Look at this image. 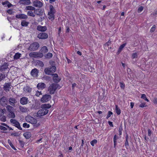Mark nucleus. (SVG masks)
I'll use <instances>...</instances> for the list:
<instances>
[{"mask_svg": "<svg viewBox=\"0 0 157 157\" xmlns=\"http://www.w3.org/2000/svg\"><path fill=\"white\" fill-rule=\"evenodd\" d=\"M9 104L12 106H14L15 104L17 102V101L15 98H10L9 99L8 102Z\"/></svg>", "mask_w": 157, "mask_h": 157, "instance_id": "f8f14e48", "label": "nucleus"}, {"mask_svg": "<svg viewBox=\"0 0 157 157\" xmlns=\"http://www.w3.org/2000/svg\"><path fill=\"white\" fill-rule=\"evenodd\" d=\"M97 141L96 140L94 139L90 142V144L93 146H94V144L97 143Z\"/></svg>", "mask_w": 157, "mask_h": 157, "instance_id": "a18cd8bd", "label": "nucleus"}, {"mask_svg": "<svg viewBox=\"0 0 157 157\" xmlns=\"http://www.w3.org/2000/svg\"><path fill=\"white\" fill-rule=\"evenodd\" d=\"M19 141L20 145L22 147H23L24 146V142L22 141L21 140H19Z\"/></svg>", "mask_w": 157, "mask_h": 157, "instance_id": "13d9d810", "label": "nucleus"}, {"mask_svg": "<svg viewBox=\"0 0 157 157\" xmlns=\"http://www.w3.org/2000/svg\"><path fill=\"white\" fill-rule=\"evenodd\" d=\"M48 112V109H42L39 110L37 113V114L39 116H41L47 114Z\"/></svg>", "mask_w": 157, "mask_h": 157, "instance_id": "423d86ee", "label": "nucleus"}, {"mask_svg": "<svg viewBox=\"0 0 157 157\" xmlns=\"http://www.w3.org/2000/svg\"><path fill=\"white\" fill-rule=\"evenodd\" d=\"M48 35L45 33H41L39 34L37 37L40 39H45L48 38Z\"/></svg>", "mask_w": 157, "mask_h": 157, "instance_id": "6e6552de", "label": "nucleus"}, {"mask_svg": "<svg viewBox=\"0 0 157 157\" xmlns=\"http://www.w3.org/2000/svg\"><path fill=\"white\" fill-rule=\"evenodd\" d=\"M52 54L51 53H48L47 55H46L45 57L48 59H50L52 57Z\"/></svg>", "mask_w": 157, "mask_h": 157, "instance_id": "79ce46f5", "label": "nucleus"}, {"mask_svg": "<svg viewBox=\"0 0 157 157\" xmlns=\"http://www.w3.org/2000/svg\"><path fill=\"white\" fill-rule=\"evenodd\" d=\"M151 134V132L150 129H148V135L149 136H150Z\"/></svg>", "mask_w": 157, "mask_h": 157, "instance_id": "338daca9", "label": "nucleus"}, {"mask_svg": "<svg viewBox=\"0 0 157 157\" xmlns=\"http://www.w3.org/2000/svg\"><path fill=\"white\" fill-rule=\"evenodd\" d=\"M23 136L26 139H29L31 136V133L29 132H27L23 134Z\"/></svg>", "mask_w": 157, "mask_h": 157, "instance_id": "5701e85b", "label": "nucleus"}, {"mask_svg": "<svg viewBox=\"0 0 157 157\" xmlns=\"http://www.w3.org/2000/svg\"><path fill=\"white\" fill-rule=\"evenodd\" d=\"M21 54L18 52L15 54L14 56V59H17L20 58L21 57Z\"/></svg>", "mask_w": 157, "mask_h": 157, "instance_id": "c9c22d12", "label": "nucleus"}, {"mask_svg": "<svg viewBox=\"0 0 157 157\" xmlns=\"http://www.w3.org/2000/svg\"><path fill=\"white\" fill-rule=\"evenodd\" d=\"M153 102L155 104H157V98H154V100H153Z\"/></svg>", "mask_w": 157, "mask_h": 157, "instance_id": "774afa93", "label": "nucleus"}, {"mask_svg": "<svg viewBox=\"0 0 157 157\" xmlns=\"http://www.w3.org/2000/svg\"><path fill=\"white\" fill-rule=\"evenodd\" d=\"M113 113L112 112L110 111H108V114L106 117V119L109 118L111 116V115H113Z\"/></svg>", "mask_w": 157, "mask_h": 157, "instance_id": "de8ad7c7", "label": "nucleus"}, {"mask_svg": "<svg viewBox=\"0 0 157 157\" xmlns=\"http://www.w3.org/2000/svg\"><path fill=\"white\" fill-rule=\"evenodd\" d=\"M48 49L47 47L46 46H44L42 47L40 49V52L42 53H45L48 52Z\"/></svg>", "mask_w": 157, "mask_h": 157, "instance_id": "4be33fe9", "label": "nucleus"}, {"mask_svg": "<svg viewBox=\"0 0 157 157\" xmlns=\"http://www.w3.org/2000/svg\"><path fill=\"white\" fill-rule=\"evenodd\" d=\"M11 136H19V135L17 132L11 133Z\"/></svg>", "mask_w": 157, "mask_h": 157, "instance_id": "69168bd1", "label": "nucleus"}, {"mask_svg": "<svg viewBox=\"0 0 157 157\" xmlns=\"http://www.w3.org/2000/svg\"><path fill=\"white\" fill-rule=\"evenodd\" d=\"M19 3L20 4H23L25 5V0H20L19 1Z\"/></svg>", "mask_w": 157, "mask_h": 157, "instance_id": "bf43d9fd", "label": "nucleus"}, {"mask_svg": "<svg viewBox=\"0 0 157 157\" xmlns=\"http://www.w3.org/2000/svg\"><path fill=\"white\" fill-rule=\"evenodd\" d=\"M10 122L12 124H14V125L19 130H22V128L20 126L19 123L16 120L13 119H11Z\"/></svg>", "mask_w": 157, "mask_h": 157, "instance_id": "39448f33", "label": "nucleus"}, {"mask_svg": "<svg viewBox=\"0 0 157 157\" xmlns=\"http://www.w3.org/2000/svg\"><path fill=\"white\" fill-rule=\"evenodd\" d=\"M60 88V86L59 84L53 83L51 84L48 87V91L51 94H53L55 93L57 89H59Z\"/></svg>", "mask_w": 157, "mask_h": 157, "instance_id": "f257e3e1", "label": "nucleus"}, {"mask_svg": "<svg viewBox=\"0 0 157 157\" xmlns=\"http://www.w3.org/2000/svg\"><path fill=\"white\" fill-rule=\"evenodd\" d=\"M29 56L30 57L36 58V52H31L29 53Z\"/></svg>", "mask_w": 157, "mask_h": 157, "instance_id": "473e14b6", "label": "nucleus"}, {"mask_svg": "<svg viewBox=\"0 0 157 157\" xmlns=\"http://www.w3.org/2000/svg\"><path fill=\"white\" fill-rule=\"evenodd\" d=\"M37 29L41 32H44L47 29V27L45 26H42L41 25H38L37 27Z\"/></svg>", "mask_w": 157, "mask_h": 157, "instance_id": "f3484780", "label": "nucleus"}, {"mask_svg": "<svg viewBox=\"0 0 157 157\" xmlns=\"http://www.w3.org/2000/svg\"><path fill=\"white\" fill-rule=\"evenodd\" d=\"M126 43H124V44H122L120 46L119 48H118V52L119 53H120V52H121V51L123 49V48L126 45Z\"/></svg>", "mask_w": 157, "mask_h": 157, "instance_id": "c756f323", "label": "nucleus"}, {"mask_svg": "<svg viewBox=\"0 0 157 157\" xmlns=\"http://www.w3.org/2000/svg\"><path fill=\"white\" fill-rule=\"evenodd\" d=\"M51 98V96L49 94H46L43 96L40 99L42 103L46 102L49 101Z\"/></svg>", "mask_w": 157, "mask_h": 157, "instance_id": "7ed1b4c3", "label": "nucleus"}, {"mask_svg": "<svg viewBox=\"0 0 157 157\" xmlns=\"http://www.w3.org/2000/svg\"><path fill=\"white\" fill-rule=\"evenodd\" d=\"M9 115L10 116V117L12 118H14L15 117L14 113L12 111L10 112Z\"/></svg>", "mask_w": 157, "mask_h": 157, "instance_id": "a19ab883", "label": "nucleus"}, {"mask_svg": "<svg viewBox=\"0 0 157 157\" xmlns=\"http://www.w3.org/2000/svg\"><path fill=\"white\" fill-rule=\"evenodd\" d=\"M8 142L9 144V145H10V146L14 150H16L17 149L14 146V145H13V144H12L11 141V140L9 139L8 140Z\"/></svg>", "mask_w": 157, "mask_h": 157, "instance_id": "f704fd0d", "label": "nucleus"}, {"mask_svg": "<svg viewBox=\"0 0 157 157\" xmlns=\"http://www.w3.org/2000/svg\"><path fill=\"white\" fill-rule=\"evenodd\" d=\"M124 145L127 149H128L129 147L128 140H125Z\"/></svg>", "mask_w": 157, "mask_h": 157, "instance_id": "37998d69", "label": "nucleus"}, {"mask_svg": "<svg viewBox=\"0 0 157 157\" xmlns=\"http://www.w3.org/2000/svg\"><path fill=\"white\" fill-rule=\"evenodd\" d=\"M29 101V100L27 98L23 97L21 98L20 103L22 105H25L27 104Z\"/></svg>", "mask_w": 157, "mask_h": 157, "instance_id": "9b49d317", "label": "nucleus"}, {"mask_svg": "<svg viewBox=\"0 0 157 157\" xmlns=\"http://www.w3.org/2000/svg\"><path fill=\"white\" fill-rule=\"evenodd\" d=\"M16 17L18 19H26L27 18L28 16L27 15L24 14H21L16 15Z\"/></svg>", "mask_w": 157, "mask_h": 157, "instance_id": "2eb2a0df", "label": "nucleus"}, {"mask_svg": "<svg viewBox=\"0 0 157 157\" xmlns=\"http://www.w3.org/2000/svg\"><path fill=\"white\" fill-rule=\"evenodd\" d=\"M0 120L3 122H5L6 121V117L3 115L0 118Z\"/></svg>", "mask_w": 157, "mask_h": 157, "instance_id": "c03bdc74", "label": "nucleus"}, {"mask_svg": "<svg viewBox=\"0 0 157 157\" xmlns=\"http://www.w3.org/2000/svg\"><path fill=\"white\" fill-rule=\"evenodd\" d=\"M43 56V55L41 52H36V58H41Z\"/></svg>", "mask_w": 157, "mask_h": 157, "instance_id": "e433bc0d", "label": "nucleus"}, {"mask_svg": "<svg viewBox=\"0 0 157 157\" xmlns=\"http://www.w3.org/2000/svg\"><path fill=\"white\" fill-rule=\"evenodd\" d=\"M0 129L3 131H6L7 130L6 128L2 125H0Z\"/></svg>", "mask_w": 157, "mask_h": 157, "instance_id": "603ef678", "label": "nucleus"}, {"mask_svg": "<svg viewBox=\"0 0 157 157\" xmlns=\"http://www.w3.org/2000/svg\"><path fill=\"white\" fill-rule=\"evenodd\" d=\"M116 108L115 111L118 115H120L121 113V110L120 108L118 107V106L117 105H116Z\"/></svg>", "mask_w": 157, "mask_h": 157, "instance_id": "bb28decb", "label": "nucleus"}, {"mask_svg": "<svg viewBox=\"0 0 157 157\" xmlns=\"http://www.w3.org/2000/svg\"><path fill=\"white\" fill-rule=\"evenodd\" d=\"M44 12V10L40 9H35L34 11V13L39 16H42Z\"/></svg>", "mask_w": 157, "mask_h": 157, "instance_id": "9d476101", "label": "nucleus"}, {"mask_svg": "<svg viewBox=\"0 0 157 157\" xmlns=\"http://www.w3.org/2000/svg\"><path fill=\"white\" fill-rule=\"evenodd\" d=\"M8 103L7 98L5 96H3L0 98V104L3 106H5Z\"/></svg>", "mask_w": 157, "mask_h": 157, "instance_id": "20e7f679", "label": "nucleus"}, {"mask_svg": "<svg viewBox=\"0 0 157 157\" xmlns=\"http://www.w3.org/2000/svg\"><path fill=\"white\" fill-rule=\"evenodd\" d=\"M24 91L25 92H30L31 90V89L28 86H27L23 88Z\"/></svg>", "mask_w": 157, "mask_h": 157, "instance_id": "72a5a7b5", "label": "nucleus"}, {"mask_svg": "<svg viewBox=\"0 0 157 157\" xmlns=\"http://www.w3.org/2000/svg\"><path fill=\"white\" fill-rule=\"evenodd\" d=\"M9 65L7 63H4L3 64L0 66V71H5L7 68H8Z\"/></svg>", "mask_w": 157, "mask_h": 157, "instance_id": "4468645a", "label": "nucleus"}, {"mask_svg": "<svg viewBox=\"0 0 157 157\" xmlns=\"http://www.w3.org/2000/svg\"><path fill=\"white\" fill-rule=\"evenodd\" d=\"M38 71L36 68L33 69L31 72V75L34 78H36L38 76Z\"/></svg>", "mask_w": 157, "mask_h": 157, "instance_id": "ddd939ff", "label": "nucleus"}, {"mask_svg": "<svg viewBox=\"0 0 157 157\" xmlns=\"http://www.w3.org/2000/svg\"><path fill=\"white\" fill-rule=\"evenodd\" d=\"M23 126L25 128H29V127L30 125L29 124H28L26 123H24L23 124Z\"/></svg>", "mask_w": 157, "mask_h": 157, "instance_id": "09e8293b", "label": "nucleus"}, {"mask_svg": "<svg viewBox=\"0 0 157 157\" xmlns=\"http://www.w3.org/2000/svg\"><path fill=\"white\" fill-rule=\"evenodd\" d=\"M29 22L26 21L25 20H23L21 22V25L22 26L27 27L28 26Z\"/></svg>", "mask_w": 157, "mask_h": 157, "instance_id": "c85d7f7f", "label": "nucleus"}, {"mask_svg": "<svg viewBox=\"0 0 157 157\" xmlns=\"http://www.w3.org/2000/svg\"><path fill=\"white\" fill-rule=\"evenodd\" d=\"M33 6L35 7L41 8L43 6V4L40 1L38 0L34 1L33 2Z\"/></svg>", "mask_w": 157, "mask_h": 157, "instance_id": "1a4fd4ad", "label": "nucleus"}, {"mask_svg": "<svg viewBox=\"0 0 157 157\" xmlns=\"http://www.w3.org/2000/svg\"><path fill=\"white\" fill-rule=\"evenodd\" d=\"M146 106L147 105H146V103L145 102L142 103L139 105V107L141 108H143Z\"/></svg>", "mask_w": 157, "mask_h": 157, "instance_id": "5fc2aeb1", "label": "nucleus"}, {"mask_svg": "<svg viewBox=\"0 0 157 157\" xmlns=\"http://www.w3.org/2000/svg\"><path fill=\"white\" fill-rule=\"evenodd\" d=\"M6 109L9 112H12V110L13 109V108L12 107V106L10 105H8L6 106Z\"/></svg>", "mask_w": 157, "mask_h": 157, "instance_id": "4c0bfd02", "label": "nucleus"}, {"mask_svg": "<svg viewBox=\"0 0 157 157\" xmlns=\"http://www.w3.org/2000/svg\"><path fill=\"white\" fill-rule=\"evenodd\" d=\"M52 75L53 76L52 79L55 82L58 83L61 80V78L59 77L57 74H52Z\"/></svg>", "mask_w": 157, "mask_h": 157, "instance_id": "0eeeda50", "label": "nucleus"}, {"mask_svg": "<svg viewBox=\"0 0 157 157\" xmlns=\"http://www.w3.org/2000/svg\"><path fill=\"white\" fill-rule=\"evenodd\" d=\"M2 4L3 6L6 4L8 8H10L13 6V5L10 3L8 1H6L4 2H2Z\"/></svg>", "mask_w": 157, "mask_h": 157, "instance_id": "393cba45", "label": "nucleus"}, {"mask_svg": "<svg viewBox=\"0 0 157 157\" xmlns=\"http://www.w3.org/2000/svg\"><path fill=\"white\" fill-rule=\"evenodd\" d=\"M7 12L10 14H13V12L11 10H9L7 11Z\"/></svg>", "mask_w": 157, "mask_h": 157, "instance_id": "680f3d73", "label": "nucleus"}, {"mask_svg": "<svg viewBox=\"0 0 157 157\" xmlns=\"http://www.w3.org/2000/svg\"><path fill=\"white\" fill-rule=\"evenodd\" d=\"M46 87L45 84L44 83H39L37 86V87L38 89L43 90Z\"/></svg>", "mask_w": 157, "mask_h": 157, "instance_id": "6ab92c4d", "label": "nucleus"}, {"mask_svg": "<svg viewBox=\"0 0 157 157\" xmlns=\"http://www.w3.org/2000/svg\"><path fill=\"white\" fill-rule=\"evenodd\" d=\"M51 107V105L49 104H42L41 105V109H48Z\"/></svg>", "mask_w": 157, "mask_h": 157, "instance_id": "412c9836", "label": "nucleus"}, {"mask_svg": "<svg viewBox=\"0 0 157 157\" xmlns=\"http://www.w3.org/2000/svg\"><path fill=\"white\" fill-rule=\"evenodd\" d=\"M25 9L27 10H34L35 9V8L31 6H27L25 7Z\"/></svg>", "mask_w": 157, "mask_h": 157, "instance_id": "2f4dec72", "label": "nucleus"}, {"mask_svg": "<svg viewBox=\"0 0 157 157\" xmlns=\"http://www.w3.org/2000/svg\"><path fill=\"white\" fill-rule=\"evenodd\" d=\"M25 5H29L31 3L30 0H25Z\"/></svg>", "mask_w": 157, "mask_h": 157, "instance_id": "8fccbe9b", "label": "nucleus"}, {"mask_svg": "<svg viewBox=\"0 0 157 157\" xmlns=\"http://www.w3.org/2000/svg\"><path fill=\"white\" fill-rule=\"evenodd\" d=\"M30 120V123L32 124H34V127H37V124H36L37 122V120L32 117H31Z\"/></svg>", "mask_w": 157, "mask_h": 157, "instance_id": "a211bd4d", "label": "nucleus"}, {"mask_svg": "<svg viewBox=\"0 0 157 157\" xmlns=\"http://www.w3.org/2000/svg\"><path fill=\"white\" fill-rule=\"evenodd\" d=\"M113 140V147L116 148V146L117 145V140Z\"/></svg>", "mask_w": 157, "mask_h": 157, "instance_id": "052dcab7", "label": "nucleus"}, {"mask_svg": "<svg viewBox=\"0 0 157 157\" xmlns=\"http://www.w3.org/2000/svg\"><path fill=\"white\" fill-rule=\"evenodd\" d=\"M3 88L4 90L9 91L10 89H11V84L10 83H6L4 86Z\"/></svg>", "mask_w": 157, "mask_h": 157, "instance_id": "dca6fc26", "label": "nucleus"}, {"mask_svg": "<svg viewBox=\"0 0 157 157\" xmlns=\"http://www.w3.org/2000/svg\"><path fill=\"white\" fill-rule=\"evenodd\" d=\"M120 83L121 88L124 89L125 88L124 84V83H122L121 82H120Z\"/></svg>", "mask_w": 157, "mask_h": 157, "instance_id": "6e6d98bb", "label": "nucleus"}, {"mask_svg": "<svg viewBox=\"0 0 157 157\" xmlns=\"http://www.w3.org/2000/svg\"><path fill=\"white\" fill-rule=\"evenodd\" d=\"M138 55L136 53H133L132 56V59L136 58H137Z\"/></svg>", "mask_w": 157, "mask_h": 157, "instance_id": "49530a36", "label": "nucleus"}, {"mask_svg": "<svg viewBox=\"0 0 157 157\" xmlns=\"http://www.w3.org/2000/svg\"><path fill=\"white\" fill-rule=\"evenodd\" d=\"M37 63L38 65L40 66L41 67H43L44 66L43 63L42 61L40 60H38L37 62Z\"/></svg>", "mask_w": 157, "mask_h": 157, "instance_id": "58836bf2", "label": "nucleus"}, {"mask_svg": "<svg viewBox=\"0 0 157 157\" xmlns=\"http://www.w3.org/2000/svg\"><path fill=\"white\" fill-rule=\"evenodd\" d=\"M50 69H49V67L46 68L44 70V72L45 73L48 75H51V72L50 71Z\"/></svg>", "mask_w": 157, "mask_h": 157, "instance_id": "cd10ccee", "label": "nucleus"}, {"mask_svg": "<svg viewBox=\"0 0 157 157\" xmlns=\"http://www.w3.org/2000/svg\"><path fill=\"white\" fill-rule=\"evenodd\" d=\"M50 11L48 13H55L56 11L53 6L52 5L49 6Z\"/></svg>", "mask_w": 157, "mask_h": 157, "instance_id": "b1692460", "label": "nucleus"}, {"mask_svg": "<svg viewBox=\"0 0 157 157\" xmlns=\"http://www.w3.org/2000/svg\"><path fill=\"white\" fill-rule=\"evenodd\" d=\"M146 98V96L145 94H142L141 96V98H142L144 100Z\"/></svg>", "mask_w": 157, "mask_h": 157, "instance_id": "0e129e2a", "label": "nucleus"}, {"mask_svg": "<svg viewBox=\"0 0 157 157\" xmlns=\"http://www.w3.org/2000/svg\"><path fill=\"white\" fill-rule=\"evenodd\" d=\"M39 47V43L37 42H34L30 44L28 49L31 51H34L37 50Z\"/></svg>", "mask_w": 157, "mask_h": 157, "instance_id": "f03ea898", "label": "nucleus"}, {"mask_svg": "<svg viewBox=\"0 0 157 157\" xmlns=\"http://www.w3.org/2000/svg\"><path fill=\"white\" fill-rule=\"evenodd\" d=\"M143 10V7L142 6H140L138 10V13H140Z\"/></svg>", "mask_w": 157, "mask_h": 157, "instance_id": "4d7b16f0", "label": "nucleus"}, {"mask_svg": "<svg viewBox=\"0 0 157 157\" xmlns=\"http://www.w3.org/2000/svg\"><path fill=\"white\" fill-rule=\"evenodd\" d=\"M27 15L28 16H30L32 17H35V15L33 13L32 11H29L27 12Z\"/></svg>", "mask_w": 157, "mask_h": 157, "instance_id": "ea45409f", "label": "nucleus"}, {"mask_svg": "<svg viewBox=\"0 0 157 157\" xmlns=\"http://www.w3.org/2000/svg\"><path fill=\"white\" fill-rule=\"evenodd\" d=\"M119 137L118 136H117L116 135H115L113 138V140H117L118 139H119Z\"/></svg>", "mask_w": 157, "mask_h": 157, "instance_id": "e2e57ef3", "label": "nucleus"}, {"mask_svg": "<svg viewBox=\"0 0 157 157\" xmlns=\"http://www.w3.org/2000/svg\"><path fill=\"white\" fill-rule=\"evenodd\" d=\"M122 127L121 126H120L119 128V135H121L122 134Z\"/></svg>", "mask_w": 157, "mask_h": 157, "instance_id": "3c124183", "label": "nucleus"}, {"mask_svg": "<svg viewBox=\"0 0 157 157\" xmlns=\"http://www.w3.org/2000/svg\"><path fill=\"white\" fill-rule=\"evenodd\" d=\"M155 25H154L151 28V30H150V32H153L155 31Z\"/></svg>", "mask_w": 157, "mask_h": 157, "instance_id": "864d4df0", "label": "nucleus"}, {"mask_svg": "<svg viewBox=\"0 0 157 157\" xmlns=\"http://www.w3.org/2000/svg\"><path fill=\"white\" fill-rule=\"evenodd\" d=\"M54 14L53 13H48V18L51 21H53L55 19Z\"/></svg>", "mask_w": 157, "mask_h": 157, "instance_id": "aec40b11", "label": "nucleus"}, {"mask_svg": "<svg viewBox=\"0 0 157 157\" xmlns=\"http://www.w3.org/2000/svg\"><path fill=\"white\" fill-rule=\"evenodd\" d=\"M19 109L23 113H25L27 111V108L21 106H19Z\"/></svg>", "mask_w": 157, "mask_h": 157, "instance_id": "7c9ffc66", "label": "nucleus"}, {"mask_svg": "<svg viewBox=\"0 0 157 157\" xmlns=\"http://www.w3.org/2000/svg\"><path fill=\"white\" fill-rule=\"evenodd\" d=\"M53 65H52L51 66H50L48 67L49 69H50V71L51 73H53L55 72L56 70V67L54 65H53V64H52Z\"/></svg>", "mask_w": 157, "mask_h": 157, "instance_id": "a878e982", "label": "nucleus"}]
</instances>
